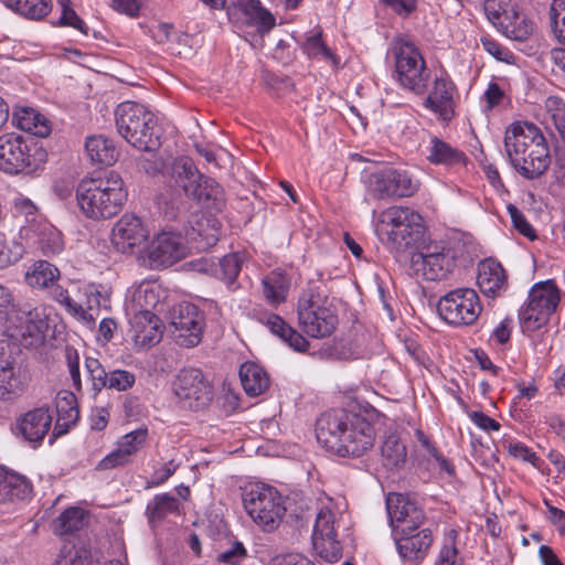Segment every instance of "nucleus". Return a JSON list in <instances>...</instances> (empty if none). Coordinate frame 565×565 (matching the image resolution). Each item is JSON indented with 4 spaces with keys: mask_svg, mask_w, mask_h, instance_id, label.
I'll return each mask as SVG.
<instances>
[{
    "mask_svg": "<svg viewBox=\"0 0 565 565\" xmlns=\"http://www.w3.org/2000/svg\"><path fill=\"white\" fill-rule=\"evenodd\" d=\"M318 441L340 457H361L375 440L374 426L362 415L344 409L322 414L316 425Z\"/></svg>",
    "mask_w": 565,
    "mask_h": 565,
    "instance_id": "1",
    "label": "nucleus"
},
{
    "mask_svg": "<svg viewBox=\"0 0 565 565\" xmlns=\"http://www.w3.org/2000/svg\"><path fill=\"white\" fill-rule=\"evenodd\" d=\"M504 148L509 162L523 178L534 180L548 170L550 149L536 125L527 121L511 124L505 130Z\"/></svg>",
    "mask_w": 565,
    "mask_h": 565,
    "instance_id": "2",
    "label": "nucleus"
},
{
    "mask_svg": "<svg viewBox=\"0 0 565 565\" xmlns=\"http://www.w3.org/2000/svg\"><path fill=\"white\" fill-rule=\"evenodd\" d=\"M379 232L394 257L399 260L414 254L425 233L423 217L408 206L393 205L381 212Z\"/></svg>",
    "mask_w": 565,
    "mask_h": 565,
    "instance_id": "3",
    "label": "nucleus"
},
{
    "mask_svg": "<svg viewBox=\"0 0 565 565\" xmlns=\"http://www.w3.org/2000/svg\"><path fill=\"white\" fill-rule=\"evenodd\" d=\"M76 198L83 213L94 220L117 215L127 201L124 181L114 171L104 177L84 179L76 190Z\"/></svg>",
    "mask_w": 565,
    "mask_h": 565,
    "instance_id": "4",
    "label": "nucleus"
},
{
    "mask_svg": "<svg viewBox=\"0 0 565 565\" xmlns=\"http://www.w3.org/2000/svg\"><path fill=\"white\" fill-rule=\"evenodd\" d=\"M118 134L132 147L146 152H153L160 147V129L157 118L143 105L124 102L115 110Z\"/></svg>",
    "mask_w": 565,
    "mask_h": 565,
    "instance_id": "5",
    "label": "nucleus"
},
{
    "mask_svg": "<svg viewBox=\"0 0 565 565\" xmlns=\"http://www.w3.org/2000/svg\"><path fill=\"white\" fill-rule=\"evenodd\" d=\"M297 313L301 330L316 339L330 337L339 323L337 310L320 285L303 290L297 303Z\"/></svg>",
    "mask_w": 565,
    "mask_h": 565,
    "instance_id": "6",
    "label": "nucleus"
},
{
    "mask_svg": "<svg viewBox=\"0 0 565 565\" xmlns=\"http://www.w3.org/2000/svg\"><path fill=\"white\" fill-rule=\"evenodd\" d=\"M45 149L20 134L0 136V170L8 174H31L46 162Z\"/></svg>",
    "mask_w": 565,
    "mask_h": 565,
    "instance_id": "7",
    "label": "nucleus"
},
{
    "mask_svg": "<svg viewBox=\"0 0 565 565\" xmlns=\"http://www.w3.org/2000/svg\"><path fill=\"white\" fill-rule=\"evenodd\" d=\"M459 248L449 243H433L413 254L411 262L417 274L428 281L449 279L458 268Z\"/></svg>",
    "mask_w": 565,
    "mask_h": 565,
    "instance_id": "8",
    "label": "nucleus"
},
{
    "mask_svg": "<svg viewBox=\"0 0 565 565\" xmlns=\"http://www.w3.org/2000/svg\"><path fill=\"white\" fill-rule=\"evenodd\" d=\"M244 508L265 532L275 531L285 514L280 493L270 486H254L243 495Z\"/></svg>",
    "mask_w": 565,
    "mask_h": 565,
    "instance_id": "9",
    "label": "nucleus"
},
{
    "mask_svg": "<svg viewBox=\"0 0 565 565\" xmlns=\"http://www.w3.org/2000/svg\"><path fill=\"white\" fill-rule=\"evenodd\" d=\"M395 73L399 85L416 95L425 93L430 72L418 49L409 42L397 41L393 46Z\"/></svg>",
    "mask_w": 565,
    "mask_h": 565,
    "instance_id": "10",
    "label": "nucleus"
},
{
    "mask_svg": "<svg viewBox=\"0 0 565 565\" xmlns=\"http://www.w3.org/2000/svg\"><path fill=\"white\" fill-rule=\"evenodd\" d=\"M559 299V290L553 280L536 282L529 292L527 305L519 311L522 328L536 331L546 324Z\"/></svg>",
    "mask_w": 565,
    "mask_h": 565,
    "instance_id": "11",
    "label": "nucleus"
},
{
    "mask_svg": "<svg viewBox=\"0 0 565 565\" xmlns=\"http://www.w3.org/2000/svg\"><path fill=\"white\" fill-rule=\"evenodd\" d=\"M437 310L443 320L456 327L471 326L479 318L482 306L471 288H456L439 298Z\"/></svg>",
    "mask_w": 565,
    "mask_h": 565,
    "instance_id": "12",
    "label": "nucleus"
},
{
    "mask_svg": "<svg viewBox=\"0 0 565 565\" xmlns=\"http://www.w3.org/2000/svg\"><path fill=\"white\" fill-rule=\"evenodd\" d=\"M22 351L10 339H0V399L14 401L26 388V376L22 370Z\"/></svg>",
    "mask_w": 565,
    "mask_h": 565,
    "instance_id": "13",
    "label": "nucleus"
},
{
    "mask_svg": "<svg viewBox=\"0 0 565 565\" xmlns=\"http://www.w3.org/2000/svg\"><path fill=\"white\" fill-rule=\"evenodd\" d=\"M172 390L182 407L192 411L204 408L213 398V388L203 372L195 367L179 371Z\"/></svg>",
    "mask_w": 565,
    "mask_h": 565,
    "instance_id": "14",
    "label": "nucleus"
},
{
    "mask_svg": "<svg viewBox=\"0 0 565 565\" xmlns=\"http://www.w3.org/2000/svg\"><path fill=\"white\" fill-rule=\"evenodd\" d=\"M417 183L402 169L385 167L369 174L366 189L371 196L379 200L408 198L417 191Z\"/></svg>",
    "mask_w": 565,
    "mask_h": 565,
    "instance_id": "15",
    "label": "nucleus"
},
{
    "mask_svg": "<svg viewBox=\"0 0 565 565\" xmlns=\"http://www.w3.org/2000/svg\"><path fill=\"white\" fill-rule=\"evenodd\" d=\"M171 326L177 332V342L185 348H192L201 342L204 316L195 305L182 302L173 310Z\"/></svg>",
    "mask_w": 565,
    "mask_h": 565,
    "instance_id": "16",
    "label": "nucleus"
},
{
    "mask_svg": "<svg viewBox=\"0 0 565 565\" xmlns=\"http://www.w3.org/2000/svg\"><path fill=\"white\" fill-rule=\"evenodd\" d=\"M186 255L183 237L174 232H161L148 247V263L151 269L172 266Z\"/></svg>",
    "mask_w": 565,
    "mask_h": 565,
    "instance_id": "17",
    "label": "nucleus"
},
{
    "mask_svg": "<svg viewBox=\"0 0 565 565\" xmlns=\"http://www.w3.org/2000/svg\"><path fill=\"white\" fill-rule=\"evenodd\" d=\"M386 510L395 534L417 530L425 521L423 510L416 502L402 493H390L387 495Z\"/></svg>",
    "mask_w": 565,
    "mask_h": 565,
    "instance_id": "18",
    "label": "nucleus"
},
{
    "mask_svg": "<svg viewBox=\"0 0 565 565\" xmlns=\"http://www.w3.org/2000/svg\"><path fill=\"white\" fill-rule=\"evenodd\" d=\"M149 238V231L142 220L135 214H124L114 225L111 242L120 253H134L136 247L143 245Z\"/></svg>",
    "mask_w": 565,
    "mask_h": 565,
    "instance_id": "19",
    "label": "nucleus"
},
{
    "mask_svg": "<svg viewBox=\"0 0 565 565\" xmlns=\"http://www.w3.org/2000/svg\"><path fill=\"white\" fill-rule=\"evenodd\" d=\"M395 542L404 565H419L428 555L434 536L427 527L408 530L395 534Z\"/></svg>",
    "mask_w": 565,
    "mask_h": 565,
    "instance_id": "20",
    "label": "nucleus"
},
{
    "mask_svg": "<svg viewBox=\"0 0 565 565\" xmlns=\"http://www.w3.org/2000/svg\"><path fill=\"white\" fill-rule=\"evenodd\" d=\"M454 83L444 76L436 77L423 106L438 115L441 121L448 122L455 116Z\"/></svg>",
    "mask_w": 565,
    "mask_h": 565,
    "instance_id": "21",
    "label": "nucleus"
},
{
    "mask_svg": "<svg viewBox=\"0 0 565 565\" xmlns=\"http://www.w3.org/2000/svg\"><path fill=\"white\" fill-rule=\"evenodd\" d=\"M17 318L19 320V324L15 326L17 337L23 340L25 347L43 342L47 321L42 310L39 308L21 309Z\"/></svg>",
    "mask_w": 565,
    "mask_h": 565,
    "instance_id": "22",
    "label": "nucleus"
},
{
    "mask_svg": "<svg viewBox=\"0 0 565 565\" xmlns=\"http://www.w3.org/2000/svg\"><path fill=\"white\" fill-rule=\"evenodd\" d=\"M478 286L490 298L502 296L508 289V276L499 262L484 259L478 266Z\"/></svg>",
    "mask_w": 565,
    "mask_h": 565,
    "instance_id": "23",
    "label": "nucleus"
},
{
    "mask_svg": "<svg viewBox=\"0 0 565 565\" xmlns=\"http://www.w3.org/2000/svg\"><path fill=\"white\" fill-rule=\"evenodd\" d=\"M52 425V415L49 407H35L23 414L17 423L22 437L29 443H41L47 435Z\"/></svg>",
    "mask_w": 565,
    "mask_h": 565,
    "instance_id": "24",
    "label": "nucleus"
},
{
    "mask_svg": "<svg viewBox=\"0 0 565 565\" xmlns=\"http://www.w3.org/2000/svg\"><path fill=\"white\" fill-rule=\"evenodd\" d=\"M189 241L195 244L199 249H207L220 239L221 223L220 221L209 214H201L195 217L190 224V228L185 231Z\"/></svg>",
    "mask_w": 565,
    "mask_h": 565,
    "instance_id": "25",
    "label": "nucleus"
},
{
    "mask_svg": "<svg viewBox=\"0 0 565 565\" xmlns=\"http://www.w3.org/2000/svg\"><path fill=\"white\" fill-rule=\"evenodd\" d=\"M25 236L33 241L46 256L58 254L64 248L61 232L49 222L34 223L24 228Z\"/></svg>",
    "mask_w": 565,
    "mask_h": 565,
    "instance_id": "26",
    "label": "nucleus"
},
{
    "mask_svg": "<svg viewBox=\"0 0 565 565\" xmlns=\"http://www.w3.org/2000/svg\"><path fill=\"white\" fill-rule=\"evenodd\" d=\"M239 10L249 25L257 28L259 33H267L275 26L274 15L264 7L259 0H234L227 7V15L232 19L234 10Z\"/></svg>",
    "mask_w": 565,
    "mask_h": 565,
    "instance_id": "27",
    "label": "nucleus"
},
{
    "mask_svg": "<svg viewBox=\"0 0 565 565\" xmlns=\"http://www.w3.org/2000/svg\"><path fill=\"white\" fill-rule=\"evenodd\" d=\"M32 491V483L25 476L0 467V503L26 500Z\"/></svg>",
    "mask_w": 565,
    "mask_h": 565,
    "instance_id": "28",
    "label": "nucleus"
},
{
    "mask_svg": "<svg viewBox=\"0 0 565 565\" xmlns=\"http://www.w3.org/2000/svg\"><path fill=\"white\" fill-rule=\"evenodd\" d=\"M258 321L264 323L273 334L277 335L295 351H307L309 341L278 315L265 312L258 317Z\"/></svg>",
    "mask_w": 565,
    "mask_h": 565,
    "instance_id": "29",
    "label": "nucleus"
},
{
    "mask_svg": "<svg viewBox=\"0 0 565 565\" xmlns=\"http://www.w3.org/2000/svg\"><path fill=\"white\" fill-rule=\"evenodd\" d=\"M263 295L266 301L277 307L287 299L290 277L281 268H275L262 279Z\"/></svg>",
    "mask_w": 565,
    "mask_h": 565,
    "instance_id": "30",
    "label": "nucleus"
},
{
    "mask_svg": "<svg viewBox=\"0 0 565 565\" xmlns=\"http://www.w3.org/2000/svg\"><path fill=\"white\" fill-rule=\"evenodd\" d=\"M166 297V290L161 285L156 281H145L135 290L132 301L139 310L138 313H147L162 307Z\"/></svg>",
    "mask_w": 565,
    "mask_h": 565,
    "instance_id": "31",
    "label": "nucleus"
},
{
    "mask_svg": "<svg viewBox=\"0 0 565 565\" xmlns=\"http://www.w3.org/2000/svg\"><path fill=\"white\" fill-rule=\"evenodd\" d=\"M181 513L180 501L170 493L156 494L146 507V516L149 525L154 529L158 523L163 521L168 515Z\"/></svg>",
    "mask_w": 565,
    "mask_h": 565,
    "instance_id": "32",
    "label": "nucleus"
},
{
    "mask_svg": "<svg viewBox=\"0 0 565 565\" xmlns=\"http://www.w3.org/2000/svg\"><path fill=\"white\" fill-rule=\"evenodd\" d=\"M425 153L427 160L433 164L454 166L466 161V156L462 151L451 147L437 136H429Z\"/></svg>",
    "mask_w": 565,
    "mask_h": 565,
    "instance_id": "33",
    "label": "nucleus"
},
{
    "mask_svg": "<svg viewBox=\"0 0 565 565\" xmlns=\"http://www.w3.org/2000/svg\"><path fill=\"white\" fill-rule=\"evenodd\" d=\"M407 460L406 445L396 434H388L381 445L382 465L391 471L401 470Z\"/></svg>",
    "mask_w": 565,
    "mask_h": 565,
    "instance_id": "34",
    "label": "nucleus"
},
{
    "mask_svg": "<svg viewBox=\"0 0 565 565\" xmlns=\"http://www.w3.org/2000/svg\"><path fill=\"white\" fill-rule=\"evenodd\" d=\"M172 174L175 182L184 190L189 198L192 193L196 192L198 184L203 178V174L189 157H180L173 161Z\"/></svg>",
    "mask_w": 565,
    "mask_h": 565,
    "instance_id": "35",
    "label": "nucleus"
},
{
    "mask_svg": "<svg viewBox=\"0 0 565 565\" xmlns=\"http://www.w3.org/2000/svg\"><path fill=\"white\" fill-rule=\"evenodd\" d=\"M55 407L57 420L54 430H57V433H54V436H57L66 433L71 425L75 424L78 418V408L75 395L67 391L57 393Z\"/></svg>",
    "mask_w": 565,
    "mask_h": 565,
    "instance_id": "36",
    "label": "nucleus"
},
{
    "mask_svg": "<svg viewBox=\"0 0 565 565\" xmlns=\"http://www.w3.org/2000/svg\"><path fill=\"white\" fill-rule=\"evenodd\" d=\"M190 198L198 200L207 209L215 212H221L225 206V193L223 188L214 179L205 175H203L198 184L196 192L192 193Z\"/></svg>",
    "mask_w": 565,
    "mask_h": 565,
    "instance_id": "37",
    "label": "nucleus"
},
{
    "mask_svg": "<svg viewBox=\"0 0 565 565\" xmlns=\"http://www.w3.org/2000/svg\"><path fill=\"white\" fill-rule=\"evenodd\" d=\"M242 386L247 395L258 396L269 386V377L265 370L254 362H246L239 369Z\"/></svg>",
    "mask_w": 565,
    "mask_h": 565,
    "instance_id": "38",
    "label": "nucleus"
},
{
    "mask_svg": "<svg viewBox=\"0 0 565 565\" xmlns=\"http://www.w3.org/2000/svg\"><path fill=\"white\" fill-rule=\"evenodd\" d=\"M85 149L93 163L111 166L117 161L118 152L113 141L105 136L88 137L86 139Z\"/></svg>",
    "mask_w": 565,
    "mask_h": 565,
    "instance_id": "39",
    "label": "nucleus"
},
{
    "mask_svg": "<svg viewBox=\"0 0 565 565\" xmlns=\"http://www.w3.org/2000/svg\"><path fill=\"white\" fill-rule=\"evenodd\" d=\"M58 268L47 260L34 262L25 273V281L32 288L46 289L60 279Z\"/></svg>",
    "mask_w": 565,
    "mask_h": 565,
    "instance_id": "40",
    "label": "nucleus"
},
{
    "mask_svg": "<svg viewBox=\"0 0 565 565\" xmlns=\"http://www.w3.org/2000/svg\"><path fill=\"white\" fill-rule=\"evenodd\" d=\"M135 338L143 345H152L161 339L159 318L153 312L137 313L134 319Z\"/></svg>",
    "mask_w": 565,
    "mask_h": 565,
    "instance_id": "41",
    "label": "nucleus"
},
{
    "mask_svg": "<svg viewBox=\"0 0 565 565\" xmlns=\"http://www.w3.org/2000/svg\"><path fill=\"white\" fill-rule=\"evenodd\" d=\"M86 512L82 508L71 507L64 510L51 524L55 535H68L78 532L86 525Z\"/></svg>",
    "mask_w": 565,
    "mask_h": 565,
    "instance_id": "42",
    "label": "nucleus"
},
{
    "mask_svg": "<svg viewBox=\"0 0 565 565\" xmlns=\"http://www.w3.org/2000/svg\"><path fill=\"white\" fill-rule=\"evenodd\" d=\"M46 289L49 290L50 297L60 305H62L67 312L83 321H86L87 323H95L96 318H94L90 313L84 310V305L74 301L70 297L68 291L61 285H58L57 281L53 282L52 286H49V288Z\"/></svg>",
    "mask_w": 565,
    "mask_h": 565,
    "instance_id": "43",
    "label": "nucleus"
},
{
    "mask_svg": "<svg viewBox=\"0 0 565 565\" xmlns=\"http://www.w3.org/2000/svg\"><path fill=\"white\" fill-rule=\"evenodd\" d=\"M8 8L32 20L44 18L51 10V0H8Z\"/></svg>",
    "mask_w": 565,
    "mask_h": 565,
    "instance_id": "44",
    "label": "nucleus"
},
{
    "mask_svg": "<svg viewBox=\"0 0 565 565\" xmlns=\"http://www.w3.org/2000/svg\"><path fill=\"white\" fill-rule=\"evenodd\" d=\"M158 209L164 218L169 221L177 220L185 212L186 202L182 195L174 191L161 193L158 198Z\"/></svg>",
    "mask_w": 565,
    "mask_h": 565,
    "instance_id": "45",
    "label": "nucleus"
},
{
    "mask_svg": "<svg viewBox=\"0 0 565 565\" xmlns=\"http://www.w3.org/2000/svg\"><path fill=\"white\" fill-rule=\"evenodd\" d=\"M90 551L84 544L63 545L53 565H90Z\"/></svg>",
    "mask_w": 565,
    "mask_h": 565,
    "instance_id": "46",
    "label": "nucleus"
},
{
    "mask_svg": "<svg viewBox=\"0 0 565 565\" xmlns=\"http://www.w3.org/2000/svg\"><path fill=\"white\" fill-rule=\"evenodd\" d=\"M312 545L316 553L329 563H334L342 556V546L337 540V533L317 536L316 540H312Z\"/></svg>",
    "mask_w": 565,
    "mask_h": 565,
    "instance_id": "47",
    "label": "nucleus"
},
{
    "mask_svg": "<svg viewBox=\"0 0 565 565\" xmlns=\"http://www.w3.org/2000/svg\"><path fill=\"white\" fill-rule=\"evenodd\" d=\"M19 127L39 137H46L50 134V126L46 118L34 109H25L18 118Z\"/></svg>",
    "mask_w": 565,
    "mask_h": 565,
    "instance_id": "48",
    "label": "nucleus"
},
{
    "mask_svg": "<svg viewBox=\"0 0 565 565\" xmlns=\"http://www.w3.org/2000/svg\"><path fill=\"white\" fill-rule=\"evenodd\" d=\"M303 50L310 58H320L331 62L334 66H338L339 64V58L322 41L321 31L308 36L303 44Z\"/></svg>",
    "mask_w": 565,
    "mask_h": 565,
    "instance_id": "49",
    "label": "nucleus"
},
{
    "mask_svg": "<svg viewBox=\"0 0 565 565\" xmlns=\"http://www.w3.org/2000/svg\"><path fill=\"white\" fill-rule=\"evenodd\" d=\"M83 294L86 297L84 310L94 318L93 311L109 307V297L106 292H103L100 285L89 284L83 288Z\"/></svg>",
    "mask_w": 565,
    "mask_h": 565,
    "instance_id": "50",
    "label": "nucleus"
},
{
    "mask_svg": "<svg viewBox=\"0 0 565 565\" xmlns=\"http://www.w3.org/2000/svg\"><path fill=\"white\" fill-rule=\"evenodd\" d=\"M85 369L92 382L93 390L96 393H100L107 387L109 372H106L99 360L87 356L85 359Z\"/></svg>",
    "mask_w": 565,
    "mask_h": 565,
    "instance_id": "51",
    "label": "nucleus"
},
{
    "mask_svg": "<svg viewBox=\"0 0 565 565\" xmlns=\"http://www.w3.org/2000/svg\"><path fill=\"white\" fill-rule=\"evenodd\" d=\"M147 436V429H137L121 437L117 446L122 449L131 460L132 456L143 447Z\"/></svg>",
    "mask_w": 565,
    "mask_h": 565,
    "instance_id": "52",
    "label": "nucleus"
},
{
    "mask_svg": "<svg viewBox=\"0 0 565 565\" xmlns=\"http://www.w3.org/2000/svg\"><path fill=\"white\" fill-rule=\"evenodd\" d=\"M550 14L554 34L565 44V0H553Z\"/></svg>",
    "mask_w": 565,
    "mask_h": 565,
    "instance_id": "53",
    "label": "nucleus"
},
{
    "mask_svg": "<svg viewBox=\"0 0 565 565\" xmlns=\"http://www.w3.org/2000/svg\"><path fill=\"white\" fill-rule=\"evenodd\" d=\"M334 530V514L329 508H321L316 516L311 541L317 536L333 535Z\"/></svg>",
    "mask_w": 565,
    "mask_h": 565,
    "instance_id": "54",
    "label": "nucleus"
},
{
    "mask_svg": "<svg viewBox=\"0 0 565 565\" xmlns=\"http://www.w3.org/2000/svg\"><path fill=\"white\" fill-rule=\"evenodd\" d=\"M241 258L237 254H230L220 260L221 277L228 286L233 285L238 276L242 266Z\"/></svg>",
    "mask_w": 565,
    "mask_h": 565,
    "instance_id": "55",
    "label": "nucleus"
},
{
    "mask_svg": "<svg viewBox=\"0 0 565 565\" xmlns=\"http://www.w3.org/2000/svg\"><path fill=\"white\" fill-rule=\"evenodd\" d=\"M136 376L134 373L126 370L109 371L107 387L116 391H127L134 386Z\"/></svg>",
    "mask_w": 565,
    "mask_h": 565,
    "instance_id": "56",
    "label": "nucleus"
},
{
    "mask_svg": "<svg viewBox=\"0 0 565 565\" xmlns=\"http://www.w3.org/2000/svg\"><path fill=\"white\" fill-rule=\"evenodd\" d=\"M62 7V14L60 18L61 25L72 26L84 34L88 33V28L85 22L77 15V13L71 8L70 0H60Z\"/></svg>",
    "mask_w": 565,
    "mask_h": 565,
    "instance_id": "57",
    "label": "nucleus"
},
{
    "mask_svg": "<svg viewBox=\"0 0 565 565\" xmlns=\"http://www.w3.org/2000/svg\"><path fill=\"white\" fill-rule=\"evenodd\" d=\"M456 532L451 531V535L448 539V543H446L438 556V561L435 565H463L462 559L458 555V550L455 544Z\"/></svg>",
    "mask_w": 565,
    "mask_h": 565,
    "instance_id": "58",
    "label": "nucleus"
},
{
    "mask_svg": "<svg viewBox=\"0 0 565 565\" xmlns=\"http://www.w3.org/2000/svg\"><path fill=\"white\" fill-rule=\"evenodd\" d=\"M507 209L512 220L513 227L523 236L534 239L536 237L534 228L527 222L524 214L513 204H509Z\"/></svg>",
    "mask_w": 565,
    "mask_h": 565,
    "instance_id": "59",
    "label": "nucleus"
},
{
    "mask_svg": "<svg viewBox=\"0 0 565 565\" xmlns=\"http://www.w3.org/2000/svg\"><path fill=\"white\" fill-rule=\"evenodd\" d=\"M12 209L15 216H23L28 223L35 222L38 207L29 198L23 195L17 196L13 200Z\"/></svg>",
    "mask_w": 565,
    "mask_h": 565,
    "instance_id": "60",
    "label": "nucleus"
},
{
    "mask_svg": "<svg viewBox=\"0 0 565 565\" xmlns=\"http://www.w3.org/2000/svg\"><path fill=\"white\" fill-rule=\"evenodd\" d=\"M246 557L247 552L243 543L235 541L230 548L218 553L216 559L228 565H239Z\"/></svg>",
    "mask_w": 565,
    "mask_h": 565,
    "instance_id": "61",
    "label": "nucleus"
},
{
    "mask_svg": "<svg viewBox=\"0 0 565 565\" xmlns=\"http://www.w3.org/2000/svg\"><path fill=\"white\" fill-rule=\"evenodd\" d=\"M65 361L68 367L73 385L76 390H81L82 380L79 371V354L73 347H66L64 350Z\"/></svg>",
    "mask_w": 565,
    "mask_h": 565,
    "instance_id": "62",
    "label": "nucleus"
},
{
    "mask_svg": "<svg viewBox=\"0 0 565 565\" xmlns=\"http://www.w3.org/2000/svg\"><path fill=\"white\" fill-rule=\"evenodd\" d=\"M131 460L118 446L110 454L105 456L97 465L99 470H109L124 465H127Z\"/></svg>",
    "mask_w": 565,
    "mask_h": 565,
    "instance_id": "63",
    "label": "nucleus"
},
{
    "mask_svg": "<svg viewBox=\"0 0 565 565\" xmlns=\"http://www.w3.org/2000/svg\"><path fill=\"white\" fill-rule=\"evenodd\" d=\"M269 565H315L308 557L298 553H288L274 556Z\"/></svg>",
    "mask_w": 565,
    "mask_h": 565,
    "instance_id": "64",
    "label": "nucleus"
}]
</instances>
